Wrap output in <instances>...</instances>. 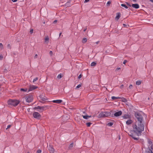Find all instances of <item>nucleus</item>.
I'll list each match as a JSON object with an SVG mask.
<instances>
[{"instance_id":"32","label":"nucleus","mask_w":153,"mask_h":153,"mask_svg":"<svg viewBox=\"0 0 153 153\" xmlns=\"http://www.w3.org/2000/svg\"><path fill=\"white\" fill-rule=\"evenodd\" d=\"M27 89H24L23 88H21L20 89V91H27Z\"/></svg>"},{"instance_id":"51","label":"nucleus","mask_w":153,"mask_h":153,"mask_svg":"<svg viewBox=\"0 0 153 153\" xmlns=\"http://www.w3.org/2000/svg\"><path fill=\"white\" fill-rule=\"evenodd\" d=\"M127 4L129 6L131 7V5L130 4L128 3H127Z\"/></svg>"},{"instance_id":"28","label":"nucleus","mask_w":153,"mask_h":153,"mask_svg":"<svg viewBox=\"0 0 153 153\" xmlns=\"http://www.w3.org/2000/svg\"><path fill=\"white\" fill-rule=\"evenodd\" d=\"M3 46L1 43H0V49L1 50L3 49Z\"/></svg>"},{"instance_id":"37","label":"nucleus","mask_w":153,"mask_h":153,"mask_svg":"<svg viewBox=\"0 0 153 153\" xmlns=\"http://www.w3.org/2000/svg\"><path fill=\"white\" fill-rule=\"evenodd\" d=\"M33 32V29H31L30 31V33L31 34H32Z\"/></svg>"},{"instance_id":"39","label":"nucleus","mask_w":153,"mask_h":153,"mask_svg":"<svg viewBox=\"0 0 153 153\" xmlns=\"http://www.w3.org/2000/svg\"><path fill=\"white\" fill-rule=\"evenodd\" d=\"M49 54L51 56H52L53 54V52L52 51H50L49 52Z\"/></svg>"},{"instance_id":"31","label":"nucleus","mask_w":153,"mask_h":153,"mask_svg":"<svg viewBox=\"0 0 153 153\" xmlns=\"http://www.w3.org/2000/svg\"><path fill=\"white\" fill-rule=\"evenodd\" d=\"M38 79V77H36L35 79H34L33 80V82H35Z\"/></svg>"},{"instance_id":"8","label":"nucleus","mask_w":153,"mask_h":153,"mask_svg":"<svg viewBox=\"0 0 153 153\" xmlns=\"http://www.w3.org/2000/svg\"><path fill=\"white\" fill-rule=\"evenodd\" d=\"M39 97L40 100L43 101H45L48 100V98L43 94L40 95Z\"/></svg>"},{"instance_id":"46","label":"nucleus","mask_w":153,"mask_h":153,"mask_svg":"<svg viewBox=\"0 0 153 153\" xmlns=\"http://www.w3.org/2000/svg\"><path fill=\"white\" fill-rule=\"evenodd\" d=\"M120 69V68H116V71H118V70H119Z\"/></svg>"},{"instance_id":"40","label":"nucleus","mask_w":153,"mask_h":153,"mask_svg":"<svg viewBox=\"0 0 153 153\" xmlns=\"http://www.w3.org/2000/svg\"><path fill=\"white\" fill-rule=\"evenodd\" d=\"M3 58V56L2 54L0 55V60H1Z\"/></svg>"},{"instance_id":"47","label":"nucleus","mask_w":153,"mask_h":153,"mask_svg":"<svg viewBox=\"0 0 153 153\" xmlns=\"http://www.w3.org/2000/svg\"><path fill=\"white\" fill-rule=\"evenodd\" d=\"M123 85H122L120 86V88H123Z\"/></svg>"},{"instance_id":"50","label":"nucleus","mask_w":153,"mask_h":153,"mask_svg":"<svg viewBox=\"0 0 153 153\" xmlns=\"http://www.w3.org/2000/svg\"><path fill=\"white\" fill-rule=\"evenodd\" d=\"M13 2H16L18 0H11Z\"/></svg>"},{"instance_id":"14","label":"nucleus","mask_w":153,"mask_h":153,"mask_svg":"<svg viewBox=\"0 0 153 153\" xmlns=\"http://www.w3.org/2000/svg\"><path fill=\"white\" fill-rule=\"evenodd\" d=\"M120 17V13H117V15L115 17V19L117 20L119 19Z\"/></svg>"},{"instance_id":"11","label":"nucleus","mask_w":153,"mask_h":153,"mask_svg":"<svg viewBox=\"0 0 153 153\" xmlns=\"http://www.w3.org/2000/svg\"><path fill=\"white\" fill-rule=\"evenodd\" d=\"M37 88V87L34 85H30L28 91H32L33 90L36 89Z\"/></svg>"},{"instance_id":"33","label":"nucleus","mask_w":153,"mask_h":153,"mask_svg":"<svg viewBox=\"0 0 153 153\" xmlns=\"http://www.w3.org/2000/svg\"><path fill=\"white\" fill-rule=\"evenodd\" d=\"M82 85L81 84H80L78 85L76 87V88H78L80 87Z\"/></svg>"},{"instance_id":"25","label":"nucleus","mask_w":153,"mask_h":153,"mask_svg":"<svg viewBox=\"0 0 153 153\" xmlns=\"http://www.w3.org/2000/svg\"><path fill=\"white\" fill-rule=\"evenodd\" d=\"M62 74H59L57 76V78L59 79L62 78Z\"/></svg>"},{"instance_id":"41","label":"nucleus","mask_w":153,"mask_h":153,"mask_svg":"<svg viewBox=\"0 0 153 153\" xmlns=\"http://www.w3.org/2000/svg\"><path fill=\"white\" fill-rule=\"evenodd\" d=\"M133 86H132V85H130L129 87H128V88H129V89H131L132 87Z\"/></svg>"},{"instance_id":"29","label":"nucleus","mask_w":153,"mask_h":153,"mask_svg":"<svg viewBox=\"0 0 153 153\" xmlns=\"http://www.w3.org/2000/svg\"><path fill=\"white\" fill-rule=\"evenodd\" d=\"M113 124V123L111 122H110L108 123L107 125L109 126H111Z\"/></svg>"},{"instance_id":"48","label":"nucleus","mask_w":153,"mask_h":153,"mask_svg":"<svg viewBox=\"0 0 153 153\" xmlns=\"http://www.w3.org/2000/svg\"><path fill=\"white\" fill-rule=\"evenodd\" d=\"M37 56H38L36 54L35 55V56H34V58H37Z\"/></svg>"},{"instance_id":"59","label":"nucleus","mask_w":153,"mask_h":153,"mask_svg":"<svg viewBox=\"0 0 153 153\" xmlns=\"http://www.w3.org/2000/svg\"><path fill=\"white\" fill-rule=\"evenodd\" d=\"M40 102H42V101H40Z\"/></svg>"},{"instance_id":"22","label":"nucleus","mask_w":153,"mask_h":153,"mask_svg":"<svg viewBox=\"0 0 153 153\" xmlns=\"http://www.w3.org/2000/svg\"><path fill=\"white\" fill-rule=\"evenodd\" d=\"M121 98L120 97H116L114 96H113L111 97V99L113 100H115L116 99H120Z\"/></svg>"},{"instance_id":"17","label":"nucleus","mask_w":153,"mask_h":153,"mask_svg":"<svg viewBox=\"0 0 153 153\" xmlns=\"http://www.w3.org/2000/svg\"><path fill=\"white\" fill-rule=\"evenodd\" d=\"M123 117L124 119H126L129 118H130V116L128 115L125 114L123 116Z\"/></svg>"},{"instance_id":"1","label":"nucleus","mask_w":153,"mask_h":153,"mask_svg":"<svg viewBox=\"0 0 153 153\" xmlns=\"http://www.w3.org/2000/svg\"><path fill=\"white\" fill-rule=\"evenodd\" d=\"M133 130L130 131L128 133V135L131 137L134 140H137L139 138L135 137V134L133 133H135L137 136L141 135V133L144 130V126L142 123L137 122L133 125Z\"/></svg>"},{"instance_id":"4","label":"nucleus","mask_w":153,"mask_h":153,"mask_svg":"<svg viewBox=\"0 0 153 153\" xmlns=\"http://www.w3.org/2000/svg\"><path fill=\"white\" fill-rule=\"evenodd\" d=\"M135 115L136 117L137 120V121H136V122H140V123H142L143 118L142 115L138 113H135Z\"/></svg>"},{"instance_id":"58","label":"nucleus","mask_w":153,"mask_h":153,"mask_svg":"<svg viewBox=\"0 0 153 153\" xmlns=\"http://www.w3.org/2000/svg\"><path fill=\"white\" fill-rule=\"evenodd\" d=\"M134 1H136V0H133Z\"/></svg>"},{"instance_id":"26","label":"nucleus","mask_w":153,"mask_h":153,"mask_svg":"<svg viewBox=\"0 0 153 153\" xmlns=\"http://www.w3.org/2000/svg\"><path fill=\"white\" fill-rule=\"evenodd\" d=\"M121 5L122 6L124 7L126 9H127L128 8L127 6L125 4H121Z\"/></svg>"},{"instance_id":"13","label":"nucleus","mask_w":153,"mask_h":153,"mask_svg":"<svg viewBox=\"0 0 153 153\" xmlns=\"http://www.w3.org/2000/svg\"><path fill=\"white\" fill-rule=\"evenodd\" d=\"M132 6L133 7L136 9H137L139 7V5L137 4H132Z\"/></svg>"},{"instance_id":"27","label":"nucleus","mask_w":153,"mask_h":153,"mask_svg":"<svg viewBox=\"0 0 153 153\" xmlns=\"http://www.w3.org/2000/svg\"><path fill=\"white\" fill-rule=\"evenodd\" d=\"M149 150L147 152V153H153L152 151L149 148Z\"/></svg>"},{"instance_id":"44","label":"nucleus","mask_w":153,"mask_h":153,"mask_svg":"<svg viewBox=\"0 0 153 153\" xmlns=\"http://www.w3.org/2000/svg\"><path fill=\"white\" fill-rule=\"evenodd\" d=\"M82 77V75L81 74H80L78 77V79H80Z\"/></svg>"},{"instance_id":"18","label":"nucleus","mask_w":153,"mask_h":153,"mask_svg":"<svg viewBox=\"0 0 153 153\" xmlns=\"http://www.w3.org/2000/svg\"><path fill=\"white\" fill-rule=\"evenodd\" d=\"M132 121L131 120H128L126 122V123L127 125H130V124H131L132 123Z\"/></svg>"},{"instance_id":"60","label":"nucleus","mask_w":153,"mask_h":153,"mask_svg":"<svg viewBox=\"0 0 153 153\" xmlns=\"http://www.w3.org/2000/svg\"><path fill=\"white\" fill-rule=\"evenodd\" d=\"M83 113H85V112H83Z\"/></svg>"},{"instance_id":"38","label":"nucleus","mask_w":153,"mask_h":153,"mask_svg":"<svg viewBox=\"0 0 153 153\" xmlns=\"http://www.w3.org/2000/svg\"><path fill=\"white\" fill-rule=\"evenodd\" d=\"M11 126V125H9L7 126V128H6V129H8Z\"/></svg>"},{"instance_id":"10","label":"nucleus","mask_w":153,"mask_h":153,"mask_svg":"<svg viewBox=\"0 0 153 153\" xmlns=\"http://www.w3.org/2000/svg\"><path fill=\"white\" fill-rule=\"evenodd\" d=\"M47 107V106H37V108L38 109H40L42 110V112L43 111L45 110V108Z\"/></svg>"},{"instance_id":"19","label":"nucleus","mask_w":153,"mask_h":153,"mask_svg":"<svg viewBox=\"0 0 153 153\" xmlns=\"http://www.w3.org/2000/svg\"><path fill=\"white\" fill-rule=\"evenodd\" d=\"M141 83V81L140 80H138L136 82V84L137 85H140Z\"/></svg>"},{"instance_id":"55","label":"nucleus","mask_w":153,"mask_h":153,"mask_svg":"<svg viewBox=\"0 0 153 153\" xmlns=\"http://www.w3.org/2000/svg\"><path fill=\"white\" fill-rule=\"evenodd\" d=\"M62 34V33H60L59 34V36H60V35H61Z\"/></svg>"},{"instance_id":"61","label":"nucleus","mask_w":153,"mask_h":153,"mask_svg":"<svg viewBox=\"0 0 153 153\" xmlns=\"http://www.w3.org/2000/svg\"><path fill=\"white\" fill-rule=\"evenodd\" d=\"M27 153H29V152H27Z\"/></svg>"},{"instance_id":"20","label":"nucleus","mask_w":153,"mask_h":153,"mask_svg":"<svg viewBox=\"0 0 153 153\" xmlns=\"http://www.w3.org/2000/svg\"><path fill=\"white\" fill-rule=\"evenodd\" d=\"M87 38H84L82 39V43H85L86 42H87Z\"/></svg>"},{"instance_id":"30","label":"nucleus","mask_w":153,"mask_h":153,"mask_svg":"<svg viewBox=\"0 0 153 153\" xmlns=\"http://www.w3.org/2000/svg\"><path fill=\"white\" fill-rule=\"evenodd\" d=\"M92 124V123H90V122H89V123H86V125H87V126H88V127H89Z\"/></svg>"},{"instance_id":"57","label":"nucleus","mask_w":153,"mask_h":153,"mask_svg":"<svg viewBox=\"0 0 153 153\" xmlns=\"http://www.w3.org/2000/svg\"><path fill=\"white\" fill-rule=\"evenodd\" d=\"M7 71V69H4V71Z\"/></svg>"},{"instance_id":"6","label":"nucleus","mask_w":153,"mask_h":153,"mask_svg":"<svg viewBox=\"0 0 153 153\" xmlns=\"http://www.w3.org/2000/svg\"><path fill=\"white\" fill-rule=\"evenodd\" d=\"M33 115L34 117L37 119H39L41 117L39 114L37 112H34L33 113Z\"/></svg>"},{"instance_id":"54","label":"nucleus","mask_w":153,"mask_h":153,"mask_svg":"<svg viewBox=\"0 0 153 153\" xmlns=\"http://www.w3.org/2000/svg\"><path fill=\"white\" fill-rule=\"evenodd\" d=\"M123 25L124 26H126V25L125 24H123Z\"/></svg>"},{"instance_id":"9","label":"nucleus","mask_w":153,"mask_h":153,"mask_svg":"<svg viewBox=\"0 0 153 153\" xmlns=\"http://www.w3.org/2000/svg\"><path fill=\"white\" fill-rule=\"evenodd\" d=\"M147 140H148V143L149 145H151V146H150L151 149H153V143H152V140L151 139H148V138L147 139Z\"/></svg>"},{"instance_id":"36","label":"nucleus","mask_w":153,"mask_h":153,"mask_svg":"<svg viewBox=\"0 0 153 153\" xmlns=\"http://www.w3.org/2000/svg\"><path fill=\"white\" fill-rule=\"evenodd\" d=\"M42 152V151L41 150L39 149L37 151V153H41Z\"/></svg>"},{"instance_id":"2","label":"nucleus","mask_w":153,"mask_h":153,"mask_svg":"<svg viewBox=\"0 0 153 153\" xmlns=\"http://www.w3.org/2000/svg\"><path fill=\"white\" fill-rule=\"evenodd\" d=\"M19 102V101L13 100H10L7 102L8 105L14 106L17 105Z\"/></svg>"},{"instance_id":"34","label":"nucleus","mask_w":153,"mask_h":153,"mask_svg":"<svg viewBox=\"0 0 153 153\" xmlns=\"http://www.w3.org/2000/svg\"><path fill=\"white\" fill-rule=\"evenodd\" d=\"M7 48L8 49H10L11 48V46L10 44H8L7 46Z\"/></svg>"},{"instance_id":"24","label":"nucleus","mask_w":153,"mask_h":153,"mask_svg":"<svg viewBox=\"0 0 153 153\" xmlns=\"http://www.w3.org/2000/svg\"><path fill=\"white\" fill-rule=\"evenodd\" d=\"M96 65V63L95 62H92L91 64V66H95Z\"/></svg>"},{"instance_id":"21","label":"nucleus","mask_w":153,"mask_h":153,"mask_svg":"<svg viewBox=\"0 0 153 153\" xmlns=\"http://www.w3.org/2000/svg\"><path fill=\"white\" fill-rule=\"evenodd\" d=\"M120 99H122V101L123 102H127L126 99L124 97H121V98H120Z\"/></svg>"},{"instance_id":"12","label":"nucleus","mask_w":153,"mask_h":153,"mask_svg":"<svg viewBox=\"0 0 153 153\" xmlns=\"http://www.w3.org/2000/svg\"><path fill=\"white\" fill-rule=\"evenodd\" d=\"M122 114V112L121 111H120L115 113L114 114V115L115 117H118L121 115Z\"/></svg>"},{"instance_id":"56","label":"nucleus","mask_w":153,"mask_h":153,"mask_svg":"<svg viewBox=\"0 0 153 153\" xmlns=\"http://www.w3.org/2000/svg\"><path fill=\"white\" fill-rule=\"evenodd\" d=\"M86 29H85L83 31H84V32H85V31H86Z\"/></svg>"},{"instance_id":"53","label":"nucleus","mask_w":153,"mask_h":153,"mask_svg":"<svg viewBox=\"0 0 153 153\" xmlns=\"http://www.w3.org/2000/svg\"><path fill=\"white\" fill-rule=\"evenodd\" d=\"M99 42V41H98V42H96V44H98Z\"/></svg>"},{"instance_id":"43","label":"nucleus","mask_w":153,"mask_h":153,"mask_svg":"<svg viewBox=\"0 0 153 153\" xmlns=\"http://www.w3.org/2000/svg\"><path fill=\"white\" fill-rule=\"evenodd\" d=\"M127 62V61L126 60H125L124 61L123 63L124 64H125Z\"/></svg>"},{"instance_id":"15","label":"nucleus","mask_w":153,"mask_h":153,"mask_svg":"<svg viewBox=\"0 0 153 153\" xmlns=\"http://www.w3.org/2000/svg\"><path fill=\"white\" fill-rule=\"evenodd\" d=\"M52 102L54 103H61L62 102V100H53Z\"/></svg>"},{"instance_id":"45","label":"nucleus","mask_w":153,"mask_h":153,"mask_svg":"<svg viewBox=\"0 0 153 153\" xmlns=\"http://www.w3.org/2000/svg\"><path fill=\"white\" fill-rule=\"evenodd\" d=\"M111 1H108L107 3V4L108 5V4H111Z\"/></svg>"},{"instance_id":"52","label":"nucleus","mask_w":153,"mask_h":153,"mask_svg":"<svg viewBox=\"0 0 153 153\" xmlns=\"http://www.w3.org/2000/svg\"><path fill=\"white\" fill-rule=\"evenodd\" d=\"M38 108H37V107H35L34 108V109H38Z\"/></svg>"},{"instance_id":"16","label":"nucleus","mask_w":153,"mask_h":153,"mask_svg":"<svg viewBox=\"0 0 153 153\" xmlns=\"http://www.w3.org/2000/svg\"><path fill=\"white\" fill-rule=\"evenodd\" d=\"M82 116L83 117L86 119H87L91 117V116H88V115L87 114H86L85 115H82Z\"/></svg>"},{"instance_id":"42","label":"nucleus","mask_w":153,"mask_h":153,"mask_svg":"<svg viewBox=\"0 0 153 153\" xmlns=\"http://www.w3.org/2000/svg\"><path fill=\"white\" fill-rule=\"evenodd\" d=\"M90 0H85L84 1V3H86L87 2H88Z\"/></svg>"},{"instance_id":"5","label":"nucleus","mask_w":153,"mask_h":153,"mask_svg":"<svg viewBox=\"0 0 153 153\" xmlns=\"http://www.w3.org/2000/svg\"><path fill=\"white\" fill-rule=\"evenodd\" d=\"M25 99L27 102H30L33 100V97L32 95H29L25 97Z\"/></svg>"},{"instance_id":"23","label":"nucleus","mask_w":153,"mask_h":153,"mask_svg":"<svg viewBox=\"0 0 153 153\" xmlns=\"http://www.w3.org/2000/svg\"><path fill=\"white\" fill-rule=\"evenodd\" d=\"M74 146V143H71L69 146V148L70 149L71 148L73 147Z\"/></svg>"},{"instance_id":"35","label":"nucleus","mask_w":153,"mask_h":153,"mask_svg":"<svg viewBox=\"0 0 153 153\" xmlns=\"http://www.w3.org/2000/svg\"><path fill=\"white\" fill-rule=\"evenodd\" d=\"M45 42H46V41H48L49 40V38L48 37H46L45 38Z\"/></svg>"},{"instance_id":"49","label":"nucleus","mask_w":153,"mask_h":153,"mask_svg":"<svg viewBox=\"0 0 153 153\" xmlns=\"http://www.w3.org/2000/svg\"><path fill=\"white\" fill-rule=\"evenodd\" d=\"M57 22V20H55L53 22V23H56V22Z\"/></svg>"},{"instance_id":"7","label":"nucleus","mask_w":153,"mask_h":153,"mask_svg":"<svg viewBox=\"0 0 153 153\" xmlns=\"http://www.w3.org/2000/svg\"><path fill=\"white\" fill-rule=\"evenodd\" d=\"M47 148L50 151V153H54V149L52 146H51L50 145L49 146L48 145Z\"/></svg>"},{"instance_id":"3","label":"nucleus","mask_w":153,"mask_h":153,"mask_svg":"<svg viewBox=\"0 0 153 153\" xmlns=\"http://www.w3.org/2000/svg\"><path fill=\"white\" fill-rule=\"evenodd\" d=\"M111 113L108 111L102 112L100 114L98 115L100 117H105L111 115Z\"/></svg>"}]
</instances>
